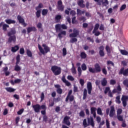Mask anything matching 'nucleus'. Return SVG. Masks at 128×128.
<instances>
[{
  "mask_svg": "<svg viewBox=\"0 0 128 128\" xmlns=\"http://www.w3.org/2000/svg\"><path fill=\"white\" fill-rule=\"evenodd\" d=\"M94 68H92L91 67L88 68V71L90 72H91L92 74H96L98 72H102V68H100V64H95L94 66Z\"/></svg>",
  "mask_w": 128,
  "mask_h": 128,
  "instance_id": "f257e3e1",
  "label": "nucleus"
},
{
  "mask_svg": "<svg viewBox=\"0 0 128 128\" xmlns=\"http://www.w3.org/2000/svg\"><path fill=\"white\" fill-rule=\"evenodd\" d=\"M42 46L44 48V50L40 44H38V48L40 50V52L42 54H48V52L50 50V48L46 45V44H43Z\"/></svg>",
  "mask_w": 128,
  "mask_h": 128,
  "instance_id": "f03ea898",
  "label": "nucleus"
},
{
  "mask_svg": "<svg viewBox=\"0 0 128 128\" xmlns=\"http://www.w3.org/2000/svg\"><path fill=\"white\" fill-rule=\"evenodd\" d=\"M52 70L55 74V76H58V74H60V72H62V68H60L58 67L57 66H53L52 67Z\"/></svg>",
  "mask_w": 128,
  "mask_h": 128,
  "instance_id": "7ed1b4c3",
  "label": "nucleus"
},
{
  "mask_svg": "<svg viewBox=\"0 0 128 128\" xmlns=\"http://www.w3.org/2000/svg\"><path fill=\"white\" fill-rule=\"evenodd\" d=\"M110 118H114V120L116 118V110H114V107L112 106L110 107V110L109 114Z\"/></svg>",
  "mask_w": 128,
  "mask_h": 128,
  "instance_id": "20e7f679",
  "label": "nucleus"
},
{
  "mask_svg": "<svg viewBox=\"0 0 128 128\" xmlns=\"http://www.w3.org/2000/svg\"><path fill=\"white\" fill-rule=\"evenodd\" d=\"M78 34H80V32L78 30L74 28L73 33L70 34V38H77Z\"/></svg>",
  "mask_w": 128,
  "mask_h": 128,
  "instance_id": "39448f33",
  "label": "nucleus"
},
{
  "mask_svg": "<svg viewBox=\"0 0 128 128\" xmlns=\"http://www.w3.org/2000/svg\"><path fill=\"white\" fill-rule=\"evenodd\" d=\"M18 20L20 24H22V26H23L24 27L26 26L27 24L24 22V19L22 18L20 16H18Z\"/></svg>",
  "mask_w": 128,
  "mask_h": 128,
  "instance_id": "423d86ee",
  "label": "nucleus"
},
{
  "mask_svg": "<svg viewBox=\"0 0 128 128\" xmlns=\"http://www.w3.org/2000/svg\"><path fill=\"white\" fill-rule=\"evenodd\" d=\"M57 8L59 10H60V12L64 11V6H62V0L58 1Z\"/></svg>",
  "mask_w": 128,
  "mask_h": 128,
  "instance_id": "0eeeda50",
  "label": "nucleus"
},
{
  "mask_svg": "<svg viewBox=\"0 0 128 128\" xmlns=\"http://www.w3.org/2000/svg\"><path fill=\"white\" fill-rule=\"evenodd\" d=\"M119 74H124L125 76H128V68L124 70V68H122L119 72Z\"/></svg>",
  "mask_w": 128,
  "mask_h": 128,
  "instance_id": "6e6552de",
  "label": "nucleus"
},
{
  "mask_svg": "<svg viewBox=\"0 0 128 128\" xmlns=\"http://www.w3.org/2000/svg\"><path fill=\"white\" fill-rule=\"evenodd\" d=\"M87 90H88V94H92V84L90 82H88L87 83Z\"/></svg>",
  "mask_w": 128,
  "mask_h": 128,
  "instance_id": "1a4fd4ad",
  "label": "nucleus"
},
{
  "mask_svg": "<svg viewBox=\"0 0 128 128\" xmlns=\"http://www.w3.org/2000/svg\"><path fill=\"white\" fill-rule=\"evenodd\" d=\"M35 112H40V104L34 105L32 106Z\"/></svg>",
  "mask_w": 128,
  "mask_h": 128,
  "instance_id": "9d476101",
  "label": "nucleus"
},
{
  "mask_svg": "<svg viewBox=\"0 0 128 128\" xmlns=\"http://www.w3.org/2000/svg\"><path fill=\"white\" fill-rule=\"evenodd\" d=\"M62 81L63 82H64V84H65L66 86H70L72 85L70 82L68 80H66V76H64L62 77Z\"/></svg>",
  "mask_w": 128,
  "mask_h": 128,
  "instance_id": "9b49d317",
  "label": "nucleus"
},
{
  "mask_svg": "<svg viewBox=\"0 0 128 128\" xmlns=\"http://www.w3.org/2000/svg\"><path fill=\"white\" fill-rule=\"evenodd\" d=\"M88 124L89 126H92V128L94 126V119L92 118H88Z\"/></svg>",
  "mask_w": 128,
  "mask_h": 128,
  "instance_id": "f8f14e48",
  "label": "nucleus"
},
{
  "mask_svg": "<svg viewBox=\"0 0 128 128\" xmlns=\"http://www.w3.org/2000/svg\"><path fill=\"white\" fill-rule=\"evenodd\" d=\"M70 117L66 116L64 118V124H67V126H70Z\"/></svg>",
  "mask_w": 128,
  "mask_h": 128,
  "instance_id": "ddd939ff",
  "label": "nucleus"
},
{
  "mask_svg": "<svg viewBox=\"0 0 128 128\" xmlns=\"http://www.w3.org/2000/svg\"><path fill=\"white\" fill-rule=\"evenodd\" d=\"M104 46H100L99 48V50H100L99 54L100 56H104Z\"/></svg>",
  "mask_w": 128,
  "mask_h": 128,
  "instance_id": "4468645a",
  "label": "nucleus"
},
{
  "mask_svg": "<svg viewBox=\"0 0 128 128\" xmlns=\"http://www.w3.org/2000/svg\"><path fill=\"white\" fill-rule=\"evenodd\" d=\"M122 91V88H120V86H118L117 87V89L114 88L112 90L113 94H116V92H118V94H120V92Z\"/></svg>",
  "mask_w": 128,
  "mask_h": 128,
  "instance_id": "2eb2a0df",
  "label": "nucleus"
},
{
  "mask_svg": "<svg viewBox=\"0 0 128 128\" xmlns=\"http://www.w3.org/2000/svg\"><path fill=\"white\" fill-rule=\"evenodd\" d=\"M27 32L28 34L32 32H36V28L34 26L29 27L27 28Z\"/></svg>",
  "mask_w": 128,
  "mask_h": 128,
  "instance_id": "dca6fc26",
  "label": "nucleus"
},
{
  "mask_svg": "<svg viewBox=\"0 0 128 128\" xmlns=\"http://www.w3.org/2000/svg\"><path fill=\"white\" fill-rule=\"evenodd\" d=\"M90 110L91 114H92L94 118H96V108H91Z\"/></svg>",
  "mask_w": 128,
  "mask_h": 128,
  "instance_id": "f3484780",
  "label": "nucleus"
},
{
  "mask_svg": "<svg viewBox=\"0 0 128 128\" xmlns=\"http://www.w3.org/2000/svg\"><path fill=\"white\" fill-rule=\"evenodd\" d=\"M18 50H20V46H16L12 48V52H18Z\"/></svg>",
  "mask_w": 128,
  "mask_h": 128,
  "instance_id": "a211bd4d",
  "label": "nucleus"
},
{
  "mask_svg": "<svg viewBox=\"0 0 128 128\" xmlns=\"http://www.w3.org/2000/svg\"><path fill=\"white\" fill-rule=\"evenodd\" d=\"M6 91L8 92H15L16 89L12 88L11 87H8L5 88Z\"/></svg>",
  "mask_w": 128,
  "mask_h": 128,
  "instance_id": "6ab92c4d",
  "label": "nucleus"
},
{
  "mask_svg": "<svg viewBox=\"0 0 128 128\" xmlns=\"http://www.w3.org/2000/svg\"><path fill=\"white\" fill-rule=\"evenodd\" d=\"M66 32L64 30L60 32L58 34V38H62V36H66Z\"/></svg>",
  "mask_w": 128,
  "mask_h": 128,
  "instance_id": "aec40b11",
  "label": "nucleus"
},
{
  "mask_svg": "<svg viewBox=\"0 0 128 128\" xmlns=\"http://www.w3.org/2000/svg\"><path fill=\"white\" fill-rule=\"evenodd\" d=\"M16 32V30H14V28H12L11 29L10 32L8 33V36H12V34H14Z\"/></svg>",
  "mask_w": 128,
  "mask_h": 128,
  "instance_id": "412c9836",
  "label": "nucleus"
},
{
  "mask_svg": "<svg viewBox=\"0 0 128 128\" xmlns=\"http://www.w3.org/2000/svg\"><path fill=\"white\" fill-rule=\"evenodd\" d=\"M55 28H56V32H60V30H62V24H56L55 26Z\"/></svg>",
  "mask_w": 128,
  "mask_h": 128,
  "instance_id": "4be33fe9",
  "label": "nucleus"
},
{
  "mask_svg": "<svg viewBox=\"0 0 128 128\" xmlns=\"http://www.w3.org/2000/svg\"><path fill=\"white\" fill-rule=\"evenodd\" d=\"M62 18V15H56L55 17V22H59Z\"/></svg>",
  "mask_w": 128,
  "mask_h": 128,
  "instance_id": "5701e85b",
  "label": "nucleus"
},
{
  "mask_svg": "<svg viewBox=\"0 0 128 128\" xmlns=\"http://www.w3.org/2000/svg\"><path fill=\"white\" fill-rule=\"evenodd\" d=\"M86 12L84 10H82L80 9H77V14L78 16H82V14H84Z\"/></svg>",
  "mask_w": 128,
  "mask_h": 128,
  "instance_id": "b1692460",
  "label": "nucleus"
},
{
  "mask_svg": "<svg viewBox=\"0 0 128 128\" xmlns=\"http://www.w3.org/2000/svg\"><path fill=\"white\" fill-rule=\"evenodd\" d=\"M6 22V24H16V22L14 21V20H5Z\"/></svg>",
  "mask_w": 128,
  "mask_h": 128,
  "instance_id": "393cba45",
  "label": "nucleus"
},
{
  "mask_svg": "<svg viewBox=\"0 0 128 128\" xmlns=\"http://www.w3.org/2000/svg\"><path fill=\"white\" fill-rule=\"evenodd\" d=\"M78 4L79 6H80V8H84L86 6L84 4V0H80L78 2Z\"/></svg>",
  "mask_w": 128,
  "mask_h": 128,
  "instance_id": "a878e982",
  "label": "nucleus"
},
{
  "mask_svg": "<svg viewBox=\"0 0 128 128\" xmlns=\"http://www.w3.org/2000/svg\"><path fill=\"white\" fill-rule=\"evenodd\" d=\"M8 42H16V36H10L8 40Z\"/></svg>",
  "mask_w": 128,
  "mask_h": 128,
  "instance_id": "bb28decb",
  "label": "nucleus"
},
{
  "mask_svg": "<svg viewBox=\"0 0 128 128\" xmlns=\"http://www.w3.org/2000/svg\"><path fill=\"white\" fill-rule=\"evenodd\" d=\"M107 68H108V70H110V65L111 64L112 66H114V62H112V61L109 60L107 62Z\"/></svg>",
  "mask_w": 128,
  "mask_h": 128,
  "instance_id": "cd10ccee",
  "label": "nucleus"
},
{
  "mask_svg": "<svg viewBox=\"0 0 128 128\" xmlns=\"http://www.w3.org/2000/svg\"><path fill=\"white\" fill-rule=\"evenodd\" d=\"M98 28H100V24H97L95 25L94 30L92 32L93 33L96 32V30H98Z\"/></svg>",
  "mask_w": 128,
  "mask_h": 128,
  "instance_id": "c85d7f7f",
  "label": "nucleus"
},
{
  "mask_svg": "<svg viewBox=\"0 0 128 128\" xmlns=\"http://www.w3.org/2000/svg\"><path fill=\"white\" fill-rule=\"evenodd\" d=\"M26 54H27V56H29V58H32V51L28 50H27Z\"/></svg>",
  "mask_w": 128,
  "mask_h": 128,
  "instance_id": "c756f323",
  "label": "nucleus"
},
{
  "mask_svg": "<svg viewBox=\"0 0 128 128\" xmlns=\"http://www.w3.org/2000/svg\"><path fill=\"white\" fill-rule=\"evenodd\" d=\"M72 94V90H70L68 92V93L67 97L66 98V102H68V98H70V94Z\"/></svg>",
  "mask_w": 128,
  "mask_h": 128,
  "instance_id": "7c9ffc66",
  "label": "nucleus"
},
{
  "mask_svg": "<svg viewBox=\"0 0 128 128\" xmlns=\"http://www.w3.org/2000/svg\"><path fill=\"white\" fill-rule=\"evenodd\" d=\"M120 52H121L122 54H123L124 56L128 55V52L126 50H121Z\"/></svg>",
  "mask_w": 128,
  "mask_h": 128,
  "instance_id": "2f4dec72",
  "label": "nucleus"
},
{
  "mask_svg": "<svg viewBox=\"0 0 128 128\" xmlns=\"http://www.w3.org/2000/svg\"><path fill=\"white\" fill-rule=\"evenodd\" d=\"M21 70H22V68H20V66H18V64H16V66H15V68H14V70H16V72H18Z\"/></svg>",
  "mask_w": 128,
  "mask_h": 128,
  "instance_id": "473e14b6",
  "label": "nucleus"
},
{
  "mask_svg": "<svg viewBox=\"0 0 128 128\" xmlns=\"http://www.w3.org/2000/svg\"><path fill=\"white\" fill-rule=\"evenodd\" d=\"M108 82L106 81V78H104L102 81V84L103 86H106Z\"/></svg>",
  "mask_w": 128,
  "mask_h": 128,
  "instance_id": "72a5a7b5",
  "label": "nucleus"
},
{
  "mask_svg": "<svg viewBox=\"0 0 128 128\" xmlns=\"http://www.w3.org/2000/svg\"><path fill=\"white\" fill-rule=\"evenodd\" d=\"M87 94H88V91L86 90V89H84V92L83 100H86V98Z\"/></svg>",
  "mask_w": 128,
  "mask_h": 128,
  "instance_id": "f704fd0d",
  "label": "nucleus"
},
{
  "mask_svg": "<svg viewBox=\"0 0 128 128\" xmlns=\"http://www.w3.org/2000/svg\"><path fill=\"white\" fill-rule=\"evenodd\" d=\"M10 28V26L6 24H3L2 29L4 32H6V28Z\"/></svg>",
  "mask_w": 128,
  "mask_h": 128,
  "instance_id": "c9c22d12",
  "label": "nucleus"
},
{
  "mask_svg": "<svg viewBox=\"0 0 128 128\" xmlns=\"http://www.w3.org/2000/svg\"><path fill=\"white\" fill-rule=\"evenodd\" d=\"M126 4H124L121 6L120 9V12H122L124 10H126Z\"/></svg>",
  "mask_w": 128,
  "mask_h": 128,
  "instance_id": "e433bc0d",
  "label": "nucleus"
},
{
  "mask_svg": "<svg viewBox=\"0 0 128 128\" xmlns=\"http://www.w3.org/2000/svg\"><path fill=\"white\" fill-rule=\"evenodd\" d=\"M106 50L108 54V56L110 55V46H106Z\"/></svg>",
  "mask_w": 128,
  "mask_h": 128,
  "instance_id": "4c0bfd02",
  "label": "nucleus"
},
{
  "mask_svg": "<svg viewBox=\"0 0 128 128\" xmlns=\"http://www.w3.org/2000/svg\"><path fill=\"white\" fill-rule=\"evenodd\" d=\"M48 12V10L46 9H44L42 10V16H46V14H47Z\"/></svg>",
  "mask_w": 128,
  "mask_h": 128,
  "instance_id": "58836bf2",
  "label": "nucleus"
},
{
  "mask_svg": "<svg viewBox=\"0 0 128 128\" xmlns=\"http://www.w3.org/2000/svg\"><path fill=\"white\" fill-rule=\"evenodd\" d=\"M128 100V96H122V100L126 102Z\"/></svg>",
  "mask_w": 128,
  "mask_h": 128,
  "instance_id": "ea45409f",
  "label": "nucleus"
},
{
  "mask_svg": "<svg viewBox=\"0 0 128 128\" xmlns=\"http://www.w3.org/2000/svg\"><path fill=\"white\" fill-rule=\"evenodd\" d=\"M81 68H82V70H84V71H85L87 68L86 65V64H82V65L81 66Z\"/></svg>",
  "mask_w": 128,
  "mask_h": 128,
  "instance_id": "a19ab883",
  "label": "nucleus"
},
{
  "mask_svg": "<svg viewBox=\"0 0 128 128\" xmlns=\"http://www.w3.org/2000/svg\"><path fill=\"white\" fill-rule=\"evenodd\" d=\"M67 79L68 80H70L71 82L74 80V78L72 76H68L67 77Z\"/></svg>",
  "mask_w": 128,
  "mask_h": 128,
  "instance_id": "79ce46f5",
  "label": "nucleus"
},
{
  "mask_svg": "<svg viewBox=\"0 0 128 128\" xmlns=\"http://www.w3.org/2000/svg\"><path fill=\"white\" fill-rule=\"evenodd\" d=\"M102 4H104V6H106L108 4V0H102Z\"/></svg>",
  "mask_w": 128,
  "mask_h": 128,
  "instance_id": "37998d69",
  "label": "nucleus"
},
{
  "mask_svg": "<svg viewBox=\"0 0 128 128\" xmlns=\"http://www.w3.org/2000/svg\"><path fill=\"white\" fill-rule=\"evenodd\" d=\"M44 8V5L42 4H39L38 6L36 8V10H40V8Z\"/></svg>",
  "mask_w": 128,
  "mask_h": 128,
  "instance_id": "c03bdc74",
  "label": "nucleus"
},
{
  "mask_svg": "<svg viewBox=\"0 0 128 128\" xmlns=\"http://www.w3.org/2000/svg\"><path fill=\"white\" fill-rule=\"evenodd\" d=\"M80 56L82 58H86V53H84V52H82L80 54Z\"/></svg>",
  "mask_w": 128,
  "mask_h": 128,
  "instance_id": "a18cd8bd",
  "label": "nucleus"
},
{
  "mask_svg": "<svg viewBox=\"0 0 128 128\" xmlns=\"http://www.w3.org/2000/svg\"><path fill=\"white\" fill-rule=\"evenodd\" d=\"M78 74L79 76H82V68H80V66L78 67Z\"/></svg>",
  "mask_w": 128,
  "mask_h": 128,
  "instance_id": "49530a36",
  "label": "nucleus"
},
{
  "mask_svg": "<svg viewBox=\"0 0 128 128\" xmlns=\"http://www.w3.org/2000/svg\"><path fill=\"white\" fill-rule=\"evenodd\" d=\"M37 12H36V16L37 18H40V10H36Z\"/></svg>",
  "mask_w": 128,
  "mask_h": 128,
  "instance_id": "de8ad7c7",
  "label": "nucleus"
},
{
  "mask_svg": "<svg viewBox=\"0 0 128 128\" xmlns=\"http://www.w3.org/2000/svg\"><path fill=\"white\" fill-rule=\"evenodd\" d=\"M97 114H100V116H102V109L100 108H98Z\"/></svg>",
  "mask_w": 128,
  "mask_h": 128,
  "instance_id": "09e8293b",
  "label": "nucleus"
},
{
  "mask_svg": "<svg viewBox=\"0 0 128 128\" xmlns=\"http://www.w3.org/2000/svg\"><path fill=\"white\" fill-rule=\"evenodd\" d=\"M20 55H18L16 56V64H18L20 63Z\"/></svg>",
  "mask_w": 128,
  "mask_h": 128,
  "instance_id": "8fccbe9b",
  "label": "nucleus"
},
{
  "mask_svg": "<svg viewBox=\"0 0 128 128\" xmlns=\"http://www.w3.org/2000/svg\"><path fill=\"white\" fill-rule=\"evenodd\" d=\"M110 92V87H106L105 89V90L104 92V94H106L108 92Z\"/></svg>",
  "mask_w": 128,
  "mask_h": 128,
  "instance_id": "3c124183",
  "label": "nucleus"
},
{
  "mask_svg": "<svg viewBox=\"0 0 128 128\" xmlns=\"http://www.w3.org/2000/svg\"><path fill=\"white\" fill-rule=\"evenodd\" d=\"M78 42V39L76 38H72L70 40V42L74 44V42Z\"/></svg>",
  "mask_w": 128,
  "mask_h": 128,
  "instance_id": "603ef678",
  "label": "nucleus"
},
{
  "mask_svg": "<svg viewBox=\"0 0 128 128\" xmlns=\"http://www.w3.org/2000/svg\"><path fill=\"white\" fill-rule=\"evenodd\" d=\"M123 84L128 88V80H126L123 82Z\"/></svg>",
  "mask_w": 128,
  "mask_h": 128,
  "instance_id": "864d4df0",
  "label": "nucleus"
},
{
  "mask_svg": "<svg viewBox=\"0 0 128 128\" xmlns=\"http://www.w3.org/2000/svg\"><path fill=\"white\" fill-rule=\"evenodd\" d=\"M117 118H118V120H120V122H122V120H124V119L122 118V116L120 115H117Z\"/></svg>",
  "mask_w": 128,
  "mask_h": 128,
  "instance_id": "5fc2aeb1",
  "label": "nucleus"
},
{
  "mask_svg": "<svg viewBox=\"0 0 128 128\" xmlns=\"http://www.w3.org/2000/svg\"><path fill=\"white\" fill-rule=\"evenodd\" d=\"M71 70L73 74H76V68H72L71 69Z\"/></svg>",
  "mask_w": 128,
  "mask_h": 128,
  "instance_id": "6e6d98bb",
  "label": "nucleus"
},
{
  "mask_svg": "<svg viewBox=\"0 0 128 128\" xmlns=\"http://www.w3.org/2000/svg\"><path fill=\"white\" fill-rule=\"evenodd\" d=\"M20 54H24V48H20Z\"/></svg>",
  "mask_w": 128,
  "mask_h": 128,
  "instance_id": "4d7b16f0",
  "label": "nucleus"
},
{
  "mask_svg": "<svg viewBox=\"0 0 128 128\" xmlns=\"http://www.w3.org/2000/svg\"><path fill=\"white\" fill-rule=\"evenodd\" d=\"M62 54L64 56H66V48H63L62 49Z\"/></svg>",
  "mask_w": 128,
  "mask_h": 128,
  "instance_id": "13d9d810",
  "label": "nucleus"
},
{
  "mask_svg": "<svg viewBox=\"0 0 128 128\" xmlns=\"http://www.w3.org/2000/svg\"><path fill=\"white\" fill-rule=\"evenodd\" d=\"M8 114V110L7 108H5L3 112L4 116H6V114Z\"/></svg>",
  "mask_w": 128,
  "mask_h": 128,
  "instance_id": "bf43d9fd",
  "label": "nucleus"
},
{
  "mask_svg": "<svg viewBox=\"0 0 128 128\" xmlns=\"http://www.w3.org/2000/svg\"><path fill=\"white\" fill-rule=\"evenodd\" d=\"M122 112V110L120 108L117 110V116H120Z\"/></svg>",
  "mask_w": 128,
  "mask_h": 128,
  "instance_id": "052dcab7",
  "label": "nucleus"
},
{
  "mask_svg": "<svg viewBox=\"0 0 128 128\" xmlns=\"http://www.w3.org/2000/svg\"><path fill=\"white\" fill-rule=\"evenodd\" d=\"M80 83L81 84V86H82L84 84V80L82 79H80Z\"/></svg>",
  "mask_w": 128,
  "mask_h": 128,
  "instance_id": "680f3d73",
  "label": "nucleus"
},
{
  "mask_svg": "<svg viewBox=\"0 0 128 128\" xmlns=\"http://www.w3.org/2000/svg\"><path fill=\"white\" fill-rule=\"evenodd\" d=\"M24 108L20 110L18 112V114H19V115L22 114L24 112Z\"/></svg>",
  "mask_w": 128,
  "mask_h": 128,
  "instance_id": "e2e57ef3",
  "label": "nucleus"
},
{
  "mask_svg": "<svg viewBox=\"0 0 128 128\" xmlns=\"http://www.w3.org/2000/svg\"><path fill=\"white\" fill-rule=\"evenodd\" d=\"M61 28L62 30H66L68 28V26H66L64 24H61Z\"/></svg>",
  "mask_w": 128,
  "mask_h": 128,
  "instance_id": "0e129e2a",
  "label": "nucleus"
},
{
  "mask_svg": "<svg viewBox=\"0 0 128 128\" xmlns=\"http://www.w3.org/2000/svg\"><path fill=\"white\" fill-rule=\"evenodd\" d=\"M106 126L107 128H110V122H108V120H106Z\"/></svg>",
  "mask_w": 128,
  "mask_h": 128,
  "instance_id": "69168bd1",
  "label": "nucleus"
},
{
  "mask_svg": "<svg viewBox=\"0 0 128 128\" xmlns=\"http://www.w3.org/2000/svg\"><path fill=\"white\" fill-rule=\"evenodd\" d=\"M83 125L84 126V128H86V119H84L83 121Z\"/></svg>",
  "mask_w": 128,
  "mask_h": 128,
  "instance_id": "338daca9",
  "label": "nucleus"
},
{
  "mask_svg": "<svg viewBox=\"0 0 128 128\" xmlns=\"http://www.w3.org/2000/svg\"><path fill=\"white\" fill-rule=\"evenodd\" d=\"M74 96H70L68 97V100H70V102H72V100H74Z\"/></svg>",
  "mask_w": 128,
  "mask_h": 128,
  "instance_id": "774afa93",
  "label": "nucleus"
}]
</instances>
